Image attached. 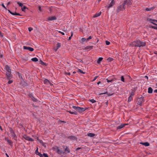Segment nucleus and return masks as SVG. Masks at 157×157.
Wrapping results in <instances>:
<instances>
[{"label": "nucleus", "mask_w": 157, "mask_h": 157, "mask_svg": "<svg viewBox=\"0 0 157 157\" xmlns=\"http://www.w3.org/2000/svg\"><path fill=\"white\" fill-rule=\"evenodd\" d=\"M130 45L133 47H138L141 48L146 45L145 42H144L140 40H137L134 41L130 44Z\"/></svg>", "instance_id": "nucleus-1"}, {"label": "nucleus", "mask_w": 157, "mask_h": 157, "mask_svg": "<svg viewBox=\"0 0 157 157\" xmlns=\"http://www.w3.org/2000/svg\"><path fill=\"white\" fill-rule=\"evenodd\" d=\"M125 9V7L124 4L120 5L117 8V11L119 12L120 11H123Z\"/></svg>", "instance_id": "nucleus-2"}, {"label": "nucleus", "mask_w": 157, "mask_h": 157, "mask_svg": "<svg viewBox=\"0 0 157 157\" xmlns=\"http://www.w3.org/2000/svg\"><path fill=\"white\" fill-rule=\"evenodd\" d=\"M53 149H56L57 150V151L56 152L58 153V154L59 155H61L62 153H64V152H63V151L62 150H60L59 149L58 147L57 146H56L55 147H53Z\"/></svg>", "instance_id": "nucleus-3"}, {"label": "nucleus", "mask_w": 157, "mask_h": 157, "mask_svg": "<svg viewBox=\"0 0 157 157\" xmlns=\"http://www.w3.org/2000/svg\"><path fill=\"white\" fill-rule=\"evenodd\" d=\"M23 137L25 140L29 141H33L34 140L33 138L26 136L25 135H24L23 136Z\"/></svg>", "instance_id": "nucleus-4"}, {"label": "nucleus", "mask_w": 157, "mask_h": 157, "mask_svg": "<svg viewBox=\"0 0 157 157\" xmlns=\"http://www.w3.org/2000/svg\"><path fill=\"white\" fill-rule=\"evenodd\" d=\"M144 98L142 97L140 98L138 101V104L141 106L142 105V102H143Z\"/></svg>", "instance_id": "nucleus-5"}, {"label": "nucleus", "mask_w": 157, "mask_h": 157, "mask_svg": "<svg viewBox=\"0 0 157 157\" xmlns=\"http://www.w3.org/2000/svg\"><path fill=\"white\" fill-rule=\"evenodd\" d=\"M123 4L124 6L125 5H126L129 6L132 4V3L131 2L130 0H126L124 1V2L123 3Z\"/></svg>", "instance_id": "nucleus-6"}, {"label": "nucleus", "mask_w": 157, "mask_h": 157, "mask_svg": "<svg viewBox=\"0 0 157 157\" xmlns=\"http://www.w3.org/2000/svg\"><path fill=\"white\" fill-rule=\"evenodd\" d=\"M23 49L24 50H28L29 51L32 52L34 51V49L33 48L29 47H27L26 46H23Z\"/></svg>", "instance_id": "nucleus-7"}, {"label": "nucleus", "mask_w": 157, "mask_h": 157, "mask_svg": "<svg viewBox=\"0 0 157 157\" xmlns=\"http://www.w3.org/2000/svg\"><path fill=\"white\" fill-rule=\"evenodd\" d=\"M86 109V108L78 107L77 111L79 112V113H81L82 112L85 111Z\"/></svg>", "instance_id": "nucleus-8"}, {"label": "nucleus", "mask_w": 157, "mask_h": 157, "mask_svg": "<svg viewBox=\"0 0 157 157\" xmlns=\"http://www.w3.org/2000/svg\"><path fill=\"white\" fill-rule=\"evenodd\" d=\"M56 19V17L55 16L49 17L47 18V21H52Z\"/></svg>", "instance_id": "nucleus-9"}, {"label": "nucleus", "mask_w": 157, "mask_h": 157, "mask_svg": "<svg viewBox=\"0 0 157 157\" xmlns=\"http://www.w3.org/2000/svg\"><path fill=\"white\" fill-rule=\"evenodd\" d=\"M136 88H134L132 90V91L130 92V96L132 97L134 95L135 93L136 92Z\"/></svg>", "instance_id": "nucleus-10"}, {"label": "nucleus", "mask_w": 157, "mask_h": 157, "mask_svg": "<svg viewBox=\"0 0 157 157\" xmlns=\"http://www.w3.org/2000/svg\"><path fill=\"white\" fill-rule=\"evenodd\" d=\"M10 131L11 134V136L14 137H15L16 136V135L14 131L13 130L12 128H10Z\"/></svg>", "instance_id": "nucleus-11"}, {"label": "nucleus", "mask_w": 157, "mask_h": 157, "mask_svg": "<svg viewBox=\"0 0 157 157\" xmlns=\"http://www.w3.org/2000/svg\"><path fill=\"white\" fill-rule=\"evenodd\" d=\"M5 140L7 141L10 145L11 146H13V142L11 140H9L7 138H5Z\"/></svg>", "instance_id": "nucleus-12"}, {"label": "nucleus", "mask_w": 157, "mask_h": 157, "mask_svg": "<svg viewBox=\"0 0 157 157\" xmlns=\"http://www.w3.org/2000/svg\"><path fill=\"white\" fill-rule=\"evenodd\" d=\"M6 75L7 76V78L9 79H10L12 77V75L11 74V72H8L7 73Z\"/></svg>", "instance_id": "nucleus-13"}, {"label": "nucleus", "mask_w": 157, "mask_h": 157, "mask_svg": "<svg viewBox=\"0 0 157 157\" xmlns=\"http://www.w3.org/2000/svg\"><path fill=\"white\" fill-rule=\"evenodd\" d=\"M140 144L142 145H143L145 146L146 147L150 145V144L149 143H148V142H140Z\"/></svg>", "instance_id": "nucleus-14"}, {"label": "nucleus", "mask_w": 157, "mask_h": 157, "mask_svg": "<svg viewBox=\"0 0 157 157\" xmlns=\"http://www.w3.org/2000/svg\"><path fill=\"white\" fill-rule=\"evenodd\" d=\"M115 3V1L114 0H112L110 4H109V6L108 7V8L109 9V8H110L111 7H112L113 5Z\"/></svg>", "instance_id": "nucleus-15"}, {"label": "nucleus", "mask_w": 157, "mask_h": 157, "mask_svg": "<svg viewBox=\"0 0 157 157\" xmlns=\"http://www.w3.org/2000/svg\"><path fill=\"white\" fill-rule=\"evenodd\" d=\"M5 69L8 72H11V69L10 67L8 65L6 66Z\"/></svg>", "instance_id": "nucleus-16"}, {"label": "nucleus", "mask_w": 157, "mask_h": 157, "mask_svg": "<svg viewBox=\"0 0 157 157\" xmlns=\"http://www.w3.org/2000/svg\"><path fill=\"white\" fill-rule=\"evenodd\" d=\"M127 124H121L120 125L117 126V129H121L123 128L125 125Z\"/></svg>", "instance_id": "nucleus-17"}, {"label": "nucleus", "mask_w": 157, "mask_h": 157, "mask_svg": "<svg viewBox=\"0 0 157 157\" xmlns=\"http://www.w3.org/2000/svg\"><path fill=\"white\" fill-rule=\"evenodd\" d=\"M101 14V12H100L98 13H95L94 15L93 16V17L94 18L97 17L99 16H100Z\"/></svg>", "instance_id": "nucleus-18"}, {"label": "nucleus", "mask_w": 157, "mask_h": 157, "mask_svg": "<svg viewBox=\"0 0 157 157\" xmlns=\"http://www.w3.org/2000/svg\"><path fill=\"white\" fill-rule=\"evenodd\" d=\"M95 136V134L93 133H89L87 134V136L90 137H93Z\"/></svg>", "instance_id": "nucleus-19"}, {"label": "nucleus", "mask_w": 157, "mask_h": 157, "mask_svg": "<svg viewBox=\"0 0 157 157\" xmlns=\"http://www.w3.org/2000/svg\"><path fill=\"white\" fill-rule=\"evenodd\" d=\"M107 94L108 96L112 95L113 94H109L107 91H106L104 93H101L99 94V95H101L102 94Z\"/></svg>", "instance_id": "nucleus-20"}, {"label": "nucleus", "mask_w": 157, "mask_h": 157, "mask_svg": "<svg viewBox=\"0 0 157 157\" xmlns=\"http://www.w3.org/2000/svg\"><path fill=\"white\" fill-rule=\"evenodd\" d=\"M153 91V89L151 87H149L148 88V92L149 93H152Z\"/></svg>", "instance_id": "nucleus-21"}, {"label": "nucleus", "mask_w": 157, "mask_h": 157, "mask_svg": "<svg viewBox=\"0 0 157 157\" xmlns=\"http://www.w3.org/2000/svg\"><path fill=\"white\" fill-rule=\"evenodd\" d=\"M93 46H88L85 47V49L86 50H90L93 48Z\"/></svg>", "instance_id": "nucleus-22"}, {"label": "nucleus", "mask_w": 157, "mask_h": 157, "mask_svg": "<svg viewBox=\"0 0 157 157\" xmlns=\"http://www.w3.org/2000/svg\"><path fill=\"white\" fill-rule=\"evenodd\" d=\"M69 112L71 114H74L75 115L78 114L77 112L76 111L72 112L71 111H69Z\"/></svg>", "instance_id": "nucleus-23"}, {"label": "nucleus", "mask_w": 157, "mask_h": 157, "mask_svg": "<svg viewBox=\"0 0 157 157\" xmlns=\"http://www.w3.org/2000/svg\"><path fill=\"white\" fill-rule=\"evenodd\" d=\"M103 58L102 57H100L98 58L97 61L98 63L99 64L101 63V62Z\"/></svg>", "instance_id": "nucleus-24"}, {"label": "nucleus", "mask_w": 157, "mask_h": 157, "mask_svg": "<svg viewBox=\"0 0 157 157\" xmlns=\"http://www.w3.org/2000/svg\"><path fill=\"white\" fill-rule=\"evenodd\" d=\"M31 60L33 61L36 62L38 61V59L37 58L34 57V58H32L31 59Z\"/></svg>", "instance_id": "nucleus-25"}, {"label": "nucleus", "mask_w": 157, "mask_h": 157, "mask_svg": "<svg viewBox=\"0 0 157 157\" xmlns=\"http://www.w3.org/2000/svg\"><path fill=\"white\" fill-rule=\"evenodd\" d=\"M17 4L19 5L20 6L22 7L23 6V4L21 3L20 2L18 1L17 2Z\"/></svg>", "instance_id": "nucleus-26"}, {"label": "nucleus", "mask_w": 157, "mask_h": 157, "mask_svg": "<svg viewBox=\"0 0 157 157\" xmlns=\"http://www.w3.org/2000/svg\"><path fill=\"white\" fill-rule=\"evenodd\" d=\"M107 81V82H112L113 81H114V80L113 79H111V80H109V79H108V78H107L106 79Z\"/></svg>", "instance_id": "nucleus-27"}, {"label": "nucleus", "mask_w": 157, "mask_h": 157, "mask_svg": "<svg viewBox=\"0 0 157 157\" xmlns=\"http://www.w3.org/2000/svg\"><path fill=\"white\" fill-rule=\"evenodd\" d=\"M113 58L110 57H109L107 59V60L108 62H111L113 61Z\"/></svg>", "instance_id": "nucleus-28"}, {"label": "nucleus", "mask_w": 157, "mask_h": 157, "mask_svg": "<svg viewBox=\"0 0 157 157\" xmlns=\"http://www.w3.org/2000/svg\"><path fill=\"white\" fill-rule=\"evenodd\" d=\"M60 47H61V44L60 43H58L56 44V48H57L59 49V48H60Z\"/></svg>", "instance_id": "nucleus-29"}, {"label": "nucleus", "mask_w": 157, "mask_h": 157, "mask_svg": "<svg viewBox=\"0 0 157 157\" xmlns=\"http://www.w3.org/2000/svg\"><path fill=\"white\" fill-rule=\"evenodd\" d=\"M150 19H150V18H148L147 19V20L148 21H149V22L151 23L154 25H156V24H155V23H154V22H153V21H150Z\"/></svg>", "instance_id": "nucleus-30"}, {"label": "nucleus", "mask_w": 157, "mask_h": 157, "mask_svg": "<svg viewBox=\"0 0 157 157\" xmlns=\"http://www.w3.org/2000/svg\"><path fill=\"white\" fill-rule=\"evenodd\" d=\"M65 151H67L68 153L70 152V150L67 147H66V148L65 149Z\"/></svg>", "instance_id": "nucleus-31"}, {"label": "nucleus", "mask_w": 157, "mask_h": 157, "mask_svg": "<svg viewBox=\"0 0 157 157\" xmlns=\"http://www.w3.org/2000/svg\"><path fill=\"white\" fill-rule=\"evenodd\" d=\"M132 100V96H130L129 97L128 99V101H131Z\"/></svg>", "instance_id": "nucleus-32"}, {"label": "nucleus", "mask_w": 157, "mask_h": 157, "mask_svg": "<svg viewBox=\"0 0 157 157\" xmlns=\"http://www.w3.org/2000/svg\"><path fill=\"white\" fill-rule=\"evenodd\" d=\"M92 38V36H90L88 38H87V39H86V42H88L89 41V40L91 39Z\"/></svg>", "instance_id": "nucleus-33"}, {"label": "nucleus", "mask_w": 157, "mask_h": 157, "mask_svg": "<svg viewBox=\"0 0 157 157\" xmlns=\"http://www.w3.org/2000/svg\"><path fill=\"white\" fill-rule=\"evenodd\" d=\"M27 8L25 6H24L22 8H21V10H22V11H24V12H25V10L26 9H27Z\"/></svg>", "instance_id": "nucleus-34"}, {"label": "nucleus", "mask_w": 157, "mask_h": 157, "mask_svg": "<svg viewBox=\"0 0 157 157\" xmlns=\"http://www.w3.org/2000/svg\"><path fill=\"white\" fill-rule=\"evenodd\" d=\"M90 101L92 103H94L96 102V101L94 99H91L90 100Z\"/></svg>", "instance_id": "nucleus-35"}, {"label": "nucleus", "mask_w": 157, "mask_h": 157, "mask_svg": "<svg viewBox=\"0 0 157 157\" xmlns=\"http://www.w3.org/2000/svg\"><path fill=\"white\" fill-rule=\"evenodd\" d=\"M68 138L71 140H73L75 139V137L74 136H70L68 137Z\"/></svg>", "instance_id": "nucleus-36"}, {"label": "nucleus", "mask_w": 157, "mask_h": 157, "mask_svg": "<svg viewBox=\"0 0 157 157\" xmlns=\"http://www.w3.org/2000/svg\"><path fill=\"white\" fill-rule=\"evenodd\" d=\"M37 140L39 141V143L41 144L42 145L44 144V142H43V141L41 140H39V139H37Z\"/></svg>", "instance_id": "nucleus-37"}, {"label": "nucleus", "mask_w": 157, "mask_h": 157, "mask_svg": "<svg viewBox=\"0 0 157 157\" xmlns=\"http://www.w3.org/2000/svg\"><path fill=\"white\" fill-rule=\"evenodd\" d=\"M78 106H74V105L72 107V108H73L74 109H76L77 111L78 109Z\"/></svg>", "instance_id": "nucleus-38"}, {"label": "nucleus", "mask_w": 157, "mask_h": 157, "mask_svg": "<svg viewBox=\"0 0 157 157\" xmlns=\"http://www.w3.org/2000/svg\"><path fill=\"white\" fill-rule=\"evenodd\" d=\"M121 81L123 82H124V78L123 76H122L121 77Z\"/></svg>", "instance_id": "nucleus-39"}, {"label": "nucleus", "mask_w": 157, "mask_h": 157, "mask_svg": "<svg viewBox=\"0 0 157 157\" xmlns=\"http://www.w3.org/2000/svg\"><path fill=\"white\" fill-rule=\"evenodd\" d=\"M36 154L39 155L40 157H43V155L40 152Z\"/></svg>", "instance_id": "nucleus-40"}, {"label": "nucleus", "mask_w": 157, "mask_h": 157, "mask_svg": "<svg viewBox=\"0 0 157 157\" xmlns=\"http://www.w3.org/2000/svg\"><path fill=\"white\" fill-rule=\"evenodd\" d=\"M32 99L33 100V101H37V99L33 97H32Z\"/></svg>", "instance_id": "nucleus-41"}, {"label": "nucleus", "mask_w": 157, "mask_h": 157, "mask_svg": "<svg viewBox=\"0 0 157 157\" xmlns=\"http://www.w3.org/2000/svg\"><path fill=\"white\" fill-rule=\"evenodd\" d=\"M155 25H156V26H151V28H152L154 29H157V25L156 24Z\"/></svg>", "instance_id": "nucleus-42"}, {"label": "nucleus", "mask_w": 157, "mask_h": 157, "mask_svg": "<svg viewBox=\"0 0 157 157\" xmlns=\"http://www.w3.org/2000/svg\"><path fill=\"white\" fill-rule=\"evenodd\" d=\"M81 40L82 42H84L85 41H86V38H82L81 39Z\"/></svg>", "instance_id": "nucleus-43"}, {"label": "nucleus", "mask_w": 157, "mask_h": 157, "mask_svg": "<svg viewBox=\"0 0 157 157\" xmlns=\"http://www.w3.org/2000/svg\"><path fill=\"white\" fill-rule=\"evenodd\" d=\"M43 155L44 157H48V155L45 153H43Z\"/></svg>", "instance_id": "nucleus-44"}, {"label": "nucleus", "mask_w": 157, "mask_h": 157, "mask_svg": "<svg viewBox=\"0 0 157 157\" xmlns=\"http://www.w3.org/2000/svg\"><path fill=\"white\" fill-rule=\"evenodd\" d=\"M105 43H106V44L107 45H109L110 44V42L109 41H105Z\"/></svg>", "instance_id": "nucleus-45"}, {"label": "nucleus", "mask_w": 157, "mask_h": 157, "mask_svg": "<svg viewBox=\"0 0 157 157\" xmlns=\"http://www.w3.org/2000/svg\"><path fill=\"white\" fill-rule=\"evenodd\" d=\"M13 82V80H10L8 82V84H10L11 83H12Z\"/></svg>", "instance_id": "nucleus-46"}, {"label": "nucleus", "mask_w": 157, "mask_h": 157, "mask_svg": "<svg viewBox=\"0 0 157 157\" xmlns=\"http://www.w3.org/2000/svg\"><path fill=\"white\" fill-rule=\"evenodd\" d=\"M78 71L79 72H80L82 73H83V74L85 73L83 72V71H82V70H81V69H78Z\"/></svg>", "instance_id": "nucleus-47"}, {"label": "nucleus", "mask_w": 157, "mask_h": 157, "mask_svg": "<svg viewBox=\"0 0 157 157\" xmlns=\"http://www.w3.org/2000/svg\"><path fill=\"white\" fill-rule=\"evenodd\" d=\"M150 21H152L154 23L155 22H157V20L154 19H150Z\"/></svg>", "instance_id": "nucleus-48"}, {"label": "nucleus", "mask_w": 157, "mask_h": 157, "mask_svg": "<svg viewBox=\"0 0 157 157\" xmlns=\"http://www.w3.org/2000/svg\"><path fill=\"white\" fill-rule=\"evenodd\" d=\"M33 29L31 27H29L28 28V30L29 32H31Z\"/></svg>", "instance_id": "nucleus-49"}, {"label": "nucleus", "mask_w": 157, "mask_h": 157, "mask_svg": "<svg viewBox=\"0 0 157 157\" xmlns=\"http://www.w3.org/2000/svg\"><path fill=\"white\" fill-rule=\"evenodd\" d=\"M38 11H40V12H41L42 11L41 8L40 6L38 7Z\"/></svg>", "instance_id": "nucleus-50"}, {"label": "nucleus", "mask_w": 157, "mask_h": 157, "mask_svg": "<svg viewBox=\"0 0 157 157\" xmlns=\"http://www.w3.org/2000/svg\"><path fill=\"white\" fill-rule=\"evenodd\" d=\"M98 77V76H95L93 79V81H94L96 79H97V78Z\"/></svg>", "instance_id": "nucleus-51"}, {"label": "nucleus", "mask_w": 157, "mask_h": 157, "mask_svg": "<svg viewBox=\"0 0 157 157\" xmlns=\"http://www.w3.org/2000/svg\"><path fill=\"white\" fill-rule=\"evenodd\" d=\"M38 147H37L36 148V151H35V153L36 154H37V153H38L39 152L38 151Z\"/></svg>", "instance_id": "nucleus-52"}, {"label": "nucleus", "mask_w": 157, "mask_h": 157, "mask_svg": "<svg viewBox=\"0 0 157 157\" xmlns=\"http://www.w3.org/2000/svg\"><path fill=\"white\" fill-rule=\"evenodd\" d=\"M2 6L5 9H6V7L5 6V5H4V4L3 3H2Z\"/></svg>", "instance_id": "nucleus-53"}, {"label": "nucleus", "mask_w": 157, "mask_h": 157, "mask_svg": "<svg viewBox=\"0 0 157 157\" xmlns=\"http://www.w3.org/2000/svg\"><path fill=\"white\" fill-rule=\"evenodd\" d=\"M58 49V48H56V47H55L54 48V51H57V50Z\"/></svg>", "instance_id": "nucleus-54"}, {"label": "nucleus", "mask_w": 157, "mask_h": 157, "mask_svg": "<svg viewBox=\"0 0 157 157\" xmlns=\"http://www.w3.org/2000/svg\"><path fill=\"white\" fill-rule=\"evenodd\" d=\"M151 10L150 8H147L146 9V10L147 11H150Z\"/></svg>", "instance_id": "nucleus-55"}, {"label": "nucleus", "mask_w": 157, "mask_h": 157, "mask_svg": "<svg viewBox=\"0 0 157 157\" xmlns=\"http://www.w3.org/2000/svg\"><path fill=\"white\" fill-rule=\"evenodd\" d=\"M59 33H61L62 35H64L65 34L63 32H61V31H59Z\"/></svg>", "instance_id": "nucleus-56"}, {"label": "nucleus", "mask_w": 157, "mask_h": 157, "mask_svg": "<svg viewBox=\"0 0 157 157\" xmlns=\"http://www.w3.org/2000/svg\"><path fill=\"white\" fill-rule=\"evenodd\" d=\"M66 74L68 75H71V73L70 72H67L66 73Z\"/></svg>", "instance_id": "nucleus-57"}, {"label": "nucleus", "mask_w": 157, "mask_h": 157, "mask_svg": "<svg viewBox=\"0 0 157 157\" xmlns=\"http://www.w3.org/2000/svg\"><path fill=\"white\" fill-rule=\"evenodd\" d=\"M15 15H18V16H20V14L19 13H17L15 12Z\"/></svg>", "instance_id": "nucleus-58"}, {"label": "nucleus", "mask_w": 157, "mask_h": 157, "mask_svg": "<svg viewBox=\"0 0 157 157\" xmlns=\"http://www.w3.org/2000/svg\"><path fill=\"white\" fill-rule=\"evenodd\" d=\"M10 14H11L13 15H15V13H13V12H11V13H10Z\"/></svg>", "instance_id": "nucleus-59"}, {"label": "nucleus", "mask_w": 157, "mask_h": 157, "mask_svg": "<svg viewBox=\"0 0 157 157\" xmlns=\"http://www.w3.org/2000/svg\"><path fill=\"white\" fill-rule=\"evenodd\" d=\"M42 145L44 147H46V146L44 143V144Z\"/></svg>", "instance_id": "nucleus-60"}, {"label": "nucleus", "mask_w": 157, "mask_h": 157, "mask_svg": "<svg viewBox=\"0 0 157 157\" xmlns=\"http://www.w3.org/2000/svg\"><path fill=\"white\" fill-rule=\"evenodd\" d=\"M144 78H146L147 79V80L148 79V77L147 76H145Z\"/></svg>", "instance_id": "nucleus-61"}, {"label": "nucleus", "mask_w": 157, "mask_h": 157, "mask_svg": "<svg viewBox=\"0 0 157 157\" xmlns=\"http://www.w3.org/2000/svg\"><path fill=\"white\" fill-rule=\"evenodd\" d=\"M154 92L155 93H157V89H156L154 90Z\"/></svg>", "instance_id": "nucleus-62"}, {"label": "nucleus", "mask_w": 157, "mask_h": 157, "mask_svg": "<svg viewBox=\"0 0 157 157\" xmlns=\"http://www.w3.org/2000/svg\"><path fill=\"white\" fill-rule=\"evenodd\" d=\"M101 82V81H99L98 82H97V84L98 85H99L100 83Z\"/></svg>", "instance_id": "nucleus-63"}, {"label": "nucleus", "mask_w": 157, "mask_h": 157, "mask_svg": "<svg viewBox=\"0 0 157 157\" xmlns=\"http://www.w3.org/2000/svg\"><path fill=\"white\" fill-rule=\"evenodd\" d=\"M6 156L7 157H9V155H8V154L7 153H6Z\"/></svg>", "instance_id": "nucleus-64"}]
</instances>
